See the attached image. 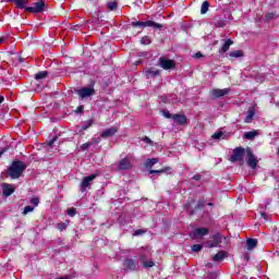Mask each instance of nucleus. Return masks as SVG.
<instances>
[{"label":"nucleus","mask_w":279,"mask_h":279,"mask_svg":"<svg viewBox=\"0 0 279 279\" xmlns=\"http://www.w3.org/2000/svg\"><path fill=\"white\" fill-rule=\"evenodd\" d=\"M25 169H27V165L25 162L21 160H14L7 169L5 177L11 178V180H19V178H22L23 173H25Z\"/></svg>","instance_id":"f257e3e1"},{"label":"nucleus","mask_w":279,"mask_h":279,"mask_svg":"<svg viewBox=\"0 0 279 279\" xmlns=\"http://www.w3.org/2000/svg\"><path fill=\"white\" fill-rule=\"evenodd\" d=\"M154 165H158V158L147 159L146 162H145V167H146V169L149 170L150 174L167 173V172L171 171V167H166V168L160 169V170H153L151 167H154Z\"/></svg>","instance_id":"f03ea898"},{"label":"nucleus","mask_w":279,"mask_h":279,"mask_svg":"<svg viewBox=\"0 0 279 279\" xmlns=\"http://www.w3.org/2000/svg\"><path fill=\"white\" fill-rule=\"evenodd\" d=\"M25 10L33 14H40V12H45V10H47V3H45L44 0H39L34 3V7H26Z\"/></svg>","instance_id":"7ed1b4c3"},{"label":"nucleus","mask_w":279,"mask_h":279,"mask_svg":"<svg viewBox=\"0 0 279 279\" xmlns=\"http://www.w3.org/2000/svg\"><path fill=\"white\" fill-rule=\"evenodd\" d=\"M131 25L132 27H154V29H162V24L156 23L151 20H148L146 22H141V21L132 22Z\"/></svg>","instance_id":"20e7f679"},{"label":"nucleus","mask_w":279,"mask_h":279,"mask_svg":"<svg viewBox=\"0 0 279 279\" xmlns=\"http://www.w3.org/2000/svg\"><path fill=\"white\" fill-rule=\"evenodd\" d=\"M245 156V148L235 147L233 149V155L229 158L230 162H243Z\"/></svg>","instance_id":"39448f33"},{"label":"nucleus","mask_w":279,"mask_h":279,"mask_svg":"<svg viewBox=\"0 0 279 279\" xmlns=\"http://www.w3.org/2000/svg\"><path fill=\"white\" fill-rule=\"evenodd\" d=\"M159 66L163 69V71H173V69H175V61L167 59L165 57H160Z\"/></svg>","instance_id":"423d86ee"},{"label":"nucleus","mask_w":279,"mask_h":279,"mask_svg":"<svg viewBox=\"0 0 279 279\" xmlns=\"http://www.w3.org/2000/svg\"><path fill=\"white\" fill-rule=\"evenodd\" d=\"M246 165H248L251 169H256V167H258V159L256 158V155H254V153L252 151V148H246Z\"/></svg>","instance_id":"0eeeda50"},{"label":"nucleus","mask_w":279,"mask_h":279,"mask_svg":"<svg viewBox=\"0 0 279 279\" xmlns=\"http://www.w3.org/2000/svg\"><path fill=\"white\" fill-rule=\"evenodd\" d=\"M76 95H78V99H88V97H93L95 95V88L93 87H83L76 90Z\"/></svg>","instance_id":"6e6552de"},{"label":"nucleus","mask_w":279,"mask_h":279,"mask_svg":"<svg viewBox=\"0 0 279 279\" xmlns=\"http://www.w3.org/2000/svg\"><path fill=\"white\" fill-rule=\"evenodd\" d=\"M98 175H99L98 173H93V174L85 177L80 184L81 192L85 193L86 189L90 187V182H93V180H95Z\"/></svg>","instance_id":"1a4fd4ad"},{"label":"nucleus","mask_w":279,"mask_h":279,"mask_svg":"<svg viewBox=\"0 0 279 279\" xmlns=\"http://www.w3.org/2000/svg\"><path fill=\"white\" fill-rule=\"evenodd\" d=\"M211 241L207 242V247H221V233L217 232L210 236Z\"/></svg>","instance_id":"9d476101"},{"label":"nucleus","mask_w":279,"mask_h":279,"mask_svg":"<svg viewBox=\"0 0 279 279\" xmlns=\"http://www.w3.org/2000/svg\"><path fill=\"white\" fill-rule=\"evenodd\" d=\"M130 169H132V162H130V158L125 157L119 161L118 171H130Z\"/></svg>","instance_id":"9b49d317"},{"label":"nucleus","mask_w":279,"mask_h":279,"mask_svg":"<svg viewBox=\"0 0 279 279\" xmlns=\"http://www.w3.org/2000/svg\"><path fill=\"white\" fill-rule=\"evenodd\" d=\"M16 191V187L10 183H2V195L4 197H10L14 192Z\"/></svg>","instance_id":"f8f14e48"},{"label":"nucleus","mask_w":279,"mask_h":279,"mask_svg":"<svg viewBox=\"0 0 279 279\" xmlns=\"http://www.w3.org/2000/svg\"><path fill=\"white\" fill-rule=\"evenodd\" d=\"M117 132H119V128L111 126L110 129H107L101 132L100 138H110V137L114 136L117 134Z\"/></svg>","instance_id":"ddd939ff"},{"label":"nucleus","mask_w":279,"mask_h":279,"mask_svg":"<svg viewBox=\"0 0 279 279\" xmlns=\"http://www.w3.org/2000/svg\"><path fill=\"white\" fill-rule=\"evenodd\" d=\"M125 271H136V260L135 259H125L123 263Z\"/></svg>","instance_id":"4468645a"},{"label":"nucleus","mask_w":279,"mask_h":279,"mask_svg":"<svg viewBox=\"0 0 279 279\" xmlns=\"http://www.w3.org/2000/svg\"><path fill=\"white\" fill-rule=\"evenodd\" d=\"M211 94L216 99H219L221 97H226V95H229L230 88L213 89Z\"/></svg>","instance_id":"2eb2a0df"},{"label":"nucleus","mask_w":279,"mask_h":279,"mask_svg":"<svg viewBox=\"0 0 279 279\" xmlns=\"http://www.w3.org/2000/svg\"><path fill=\"white\" fill-rule=\"evenodd\" d=\"M8 3H14L19 10H25L29 0H5Z\"/></svg>","instance_id":"dca6fc26"},{"label":"nucleus","mask_w":279,"mask_h":279,"mask_svg":"<svg viewBox=\"0 0 279 279\" xmlns=\"http://www.w3.org/2000/svg\"><path fill=\"white\" fill-rule=\"evenodd\" d=\"M172 119L177 122V125H186V116L184 114L175 113Z\"/></svg>","instance_id":"f3484780"},{"label":"nucleus","mask_w":279,"mask_h":279,"mask_svg":"<svg viewBox=\"0 0 279 279\" xmlns=\"http://www.w3.org/2000/svg\"><path fill=\"white\" fill-rule=\"evenodd\" d=\"M254 114H256V109L254 107H250L247 112H246V117L244 119L245 123H252V121L254 120Z\"/></svg>","instance_id":"a211bd4d"},{"label":"nucleus","mask_w":279,"mask_h":279,"mask_svg":"<svg viewBox=\"0 0 279 279\" xmlns=\"http://www.w3.org/2000/svg\"><path fill=\"white\" fill-rule=\"evenodd\" d=\"M209 232H210V230H208V228H196L193 231V235L195 238H197V236H206Z\"/></svg>","instance_id":"6ab92c4d"},{"label":"nucleus","mask_w":279,"mask_h":279,"mask_svg":"<svg viewBox=\"0 0 279 279\" xmlns=\"http://www.w3.org/2000/svg\"><path fill=\"white\" fill-rule=\"evenodd\" d=\"M140 260L145 269H149L150 267H154V265H156L154 260H147V257L145 255L140 256Z\"/></svg>","instance_id":"aec40b11"},{"label":"nucleus","mask_w":279,"mask_h":279,"mask_svg":"<svg viewBox=\"0 0 279 279\" xmlns=\"http://www.w3.org/2000/svg\"><path fill=\"white\" fill-rule=\"evenodd\" d=\"M95 125V120L89 119L87 121H84L83 124L80 126V132H86L89 128H93Z\"/></svg>","instance_id":"412c9836"},{"label":"nucleus","mask_w":279,"mask_h":279,"mask_svg":"<svg viewBox=\"0 0 279 279\" xmlns=\"http://www.w3.org/2000/svg\"><path fill=\"white\" fill-rule=\"evenodd\" d=\"M223 258H228V252L220 251L213 256L214 263H219V260H223Z\"/></svg>","instance_id":"4be33fe9"},{"label":"nucleus","mask_w":279,"mask_h":279,"mask_svg":"<svg viewBox=\"0 0 279 279\" xmlns=\"http://www.w3.org/2000/svg\"><path fill=\"white\" fill-rule=\"evenodd\" d=\"M145 75L147 80H149V77H158V75H160V70L151 68L145 72Z\"/></svg>","instance_id":"5701e85b"},{"label":"nucleus","mask_w":279,"mask_h":279,"mask_svg":"<svg viewBox=\"0 0 279 279\" xmlns=\"http://www.w3.org/2000/svg\"><path fill=\"white\" fill-rule=\"evenodd\" d=\"M257 245H258V240L252 239V238L246 240V247L248 251L254 250V247H256Z\"/></svg>","instance_id":"b1692460"},{"label":"nucleus","mask_w":279,"mask_h":279,"mask_svg":"<svg viewBox=\"0 0 279 279\" xmlns=\"http://www.w3.org/2000/svg\"><path fill=\"white\" fill-rule=\"evenodd\" d=\"M232 45H234V41L232 39H227L225 41V44L222 45V53H226L227 51L230 50V47H232Z\"/></svg>","instance_id":"393cba45"},{"label":"nucleus","mask_w":279,"mask_h":279,"mask_svg":"<svg viewBox=\"0 0 279 279\" xmlns=\"http://www.w3.org/2000/svg\"><path fill=\"white\" fill-rule=\"evenodd\" d=\"M48 75H49L48 71H40L35 74V80H37V81L46 80V77H48Z\"/></svg>","instance_id":"a878e982"},{"label":"nucleus","mask_w":279,"mask_h":279,"mask_svg":"<svg viewBox=\"0 0 279 279\" xmlns=\"http://www.w3.org/2000/svg\"><path fill=\"white\" fill-rule=\"evenodd\" d=\"M228 25V22L221 17L216 19L215 26L216 27H226Z\"/></svg>","instance_id":"bb28decb"},{"label":"nucleus","mask_w":279,"mask_h":279,"mask_svg":"<svg viewBox=\"0 0 279 279\" xmlns=\"http://www.w3.org/2000/svg\"><path fill=\"white\" fill-rule=\"evenodd\" d=\"M230 58H243V50H234L229 53Z\"/></svg>","instance_id":"cd10ccee"},{"label":"nucleus","mask_w":279,"mask_h":279,"mask_svg":"<svg viewBox=\"0 0 279 279\" xmlns=\"http://www.w3.org/2000/svg\"><path fill=\"white\" fill-rule=\"evenodd\" d=\"M256 131H250V132H246L244 134V138H246L247 141H252L253 138H256Z\"/></svg>","instance_id":"c85d7f7f"},{"label":"nucleus","mask_w":279,"mask_h":279,"mask_svg":"<svg viewBox=\"0 0 279 279\" xmlns=\"http://www.w3.org/2000/svg\"><path fill=\"white\" fill-rule=\"evenodd\" d=\"M208 8H210V3H208V1H204L201 7V14H206L208 12Z\"/></svg>","instance_id":"c756f323"},{"label":"nucleus","mask_w":279,"mask_h":279,"mask_svg":"<svg viewBox=\"0 0 279 279\" xmlns=\"http://www.w3.org/2000/svg\"><path fill=\"white\" fill-rule=\"evenodd\" d=\"M117 8H119L117 1H111L107 3V10H110L111 12L117 10Z\"/></svg>","instance_id":"7c9ffc66"},{"label":"nucleus","mask_w":279,"mask_h":279,"mask_svg":"<svg viewBox=\"0 0 279 279\" xmlns=\"http://www.w3.org/2000/svg\"><path fill=\"white\" fill-rule=\"evenodd\" d=\"M141 44L142 45H151V38L149 36H144L142 39H141Z\"/></svg>","instance_id":"2f4dec72"},{"label":"nucleus","mask_w":279,"mask_h":279,"mask_svg":"<svg viewBox=\"0 0 279 279\" xmlns=\"http://www.w3.org/2000/svg\"><path fill=\"white\" fill-rule=\"evenodd\" d=\"M205 206L204 199H199L195 206V210H202Z\"/></svg>","instance_id":"473e14b6"},{"label":"nucleus","mask_w":279,"mask_h":279,"mask_svg":"<svg viewBox=\"0 0 279 279\" xmlns=\"http://www.w3.org/2000/svg\"><path fill=\"white\" fill-rule=\"evenodd\" d=\"M204 246L202 244H194L192 245V252H202Z\"/></svg>","instance_id":"72a5a7b5"},{"label":"nucleus","mask_w":279,"mask_h":279,"mask_svg":"<svg viewBox=\"0 0 279 279\" xmlns=\"http://www.w3.org/2000/svg\"><path fill=\"white\" fill-rule=\"evenodd\" d=\"M195 204V201L187 202L183 205L184 210H191V206Z\"/></svg>","instance_id":"f704fd0d"},{"label":"nucleus","mask_w":279,"mask_h":279,"mask_svg":"<svg viewBox=\"0 0 279 279\" xmlns=\"http://www.w3.org/2000/svg\"><path fill=\"white\" fill-rule=\"evenodd\" d=\"M90 146H93V143L87 142V143L81 145V149H82V151H86V149H88V147H90Z\"/></svg>","instance_id":"c9c22d12"},{"label":"nucleus","mask_w":279,"mask_h":279,"mask_svg":"<svg viewBox=\"0 0 279 279\" xmlns=\"http://www.w3.org/2000/svg\"><path fill=\"white\" fill-rule=\"evenodd\" d=\"M57 228H58V230H60V232H62V231L66 230V223H64V222H59V223L57 225Z\"/></svg>","instance_id":"e433bc0d"},{"label":"nucleus","mask_w":279,"mask_h":279,"mask_svg":"<svg viewBox=\"0 0 279 279\" xmlns=\"http://www.w3.org/2000/svg\"><path fill=\"white\" fill-rule=\"evenodd\" d=\"M28 213H34V207L32 206L24 207L23 215H28Z\"/></svg>","instance_id":"4c0bfd02"},{"label":"nucleus","mask_w":279,"mask_h":279,"mask_svg":"<svg viewBox=\"0 0 279 279\" xmlns=\"http://www.w3.org/2000/svg\"><path fill=\"white\" fill-rule=\"evenodd\" d=\"M56 141H58V135H54L51 140L47 142L48 147H51L53 143H56Z\"/></svg>","instance_id":"58836bf2"},{"label":"nucleus","mask_w":279,"mask_h":279,"mask_svg":"<svg viewBox=\"0 0 279 279\" xmlns=\"http://www.w3.org/2000/svg\"><path fill=\"white\" fill-rule=\"evenodd\" d=\"M31 204L36 207L38 204H40V199L38 197H33L31 198Z\"/></svg>","instance_id":"ea45409f"},{"label":"nucleus","mask_w":279,"mask_h":279,"mask_svg":"<svg viewBox=\"0 0 279 279\" xmlns=\"http://www.w3.org/2000/svg\"><path fill=\"white\" fill-rule=\"evenodd\" d=\"M76 213H77V210L75 208L68 209L69 217H75Z\"/></svg>","instance_id":"a19ab883"},{"label":"nucleus","mask_w":279,"mask_h":279,"mask_svg":"<svg viewBox=\"0 0 279 279\" xmlns=\"http://www.w3.org/2000/svg\"><path fill=\"white\" fill-rule=\"evenodd\" d=\"M143 142H144V143H147V145H153V144H154V142L151 141V138H149L148 136H144V137H143Z\"/></svg>","instance_id":"79ce46f5"},{"label":"nucleus","mask_w":279,"mask_h":279,"mask_svg":"<svg viewBox=\"0 0 279 279\" xmlns=\"http://www.w3.org/2000/svg\"><path fill=\"white\" fill-rule=\"evenodd\" d=\"M221 136H223V132H216L211 137L219 140V138H221Z\"/></svg>","instance_id":"37998d69"},{"label":"nucleus","mask_w":279,"mask_h":279,"mask_svg":"<svg viewBox=\"0 0 279 279\" xmlns=\"http://www.w3.org/2000/svg\"><path fill=\"white\" fill-rule=\"evenodd\" d=\"M92 143H93V145H99V143H101V137H94L92 140Z\"/></svg>","instance_id":"c03bdc74"},{"label":"nucleus","mask_w":279,"mask_h":279,"mask_svg":"<svg viewBox=\"0 0 279 279\" xmlns=\"http://www.w3.org/2000/svg\"><path fill=\"white\" fill-rule=\"evenodd\" d=\"M140 234H145V230H143V229H137V230L134 232V236H140Z\"/></svg>","instance_id":"a18cd8bd"},{"label":"nucleus","mask_w":279,"mask_h":279,"mask_svg":"<svg viewBox=\"0 0 279 279\" xmlns=\"http://www.w3.org/2000/svg\"><path fill=\"white\" fill-rule=\"evenodd\" d=\"M163 117H166V119H173V114L169 111H163Z\"/></svg>","instance_id":"49530a36"},{"label":"nucleus","mask_w":279,"mask_h":279,"mask_svg":"<svg viewBox=\"0 0 279 279\" xmlns=\"http://www.w3.org/2000/svg\"><path fill=\"white\" fill-rule=\"evenodd\" d=\"M9 149H10V146H5L4 148H2L0 150V158H1V156H3V154H5V151H9Z\"/></svg>","instance_id":"de8ad7c7"},{"label":"nucleus","mask_w":279,"mask_h":279,"mask_svg":"<svg viewBox=\"0 0 279 279\" xmlns=\"http://www.w3.org/2000/svg\"><path fill=\"white\" fill-rule=\"evenodd\" d=\"M274 13L266 14V21H271L274 19Z\"/></svg>","instance_id":"09e8293b"},{"label":"nucleus","mask_w":279,"mask_h":279,"mask_svg":"<svg viewBox=\"0 0 279 279\" xmlns=\"http://www.w3.org/2000/svg\"><path fill=\"white\" fill-rule=\"evenodd\" d=\"M192 180H195L196 182H199V180H202V175L201 174H195Z\"/></svg>","instance_id":"8fccbe9b"},{"label":"nucleus","mask_w":279,"mask_h":279,"mask_svg":"<svg viewBox=\"0 0 279 279\" xmlns=\"http://www.w3.org/2000/svg\"><path fill=\"white\" fill-rule=\"evenodd\" d=\"M8 40V36H1L0 37V45H3Z\"/></svg>","instance_id":"3c124183"},{"label":"nucleus","mask_w":279,"mask_h":279,"mask_svg":"<svg viewBox=\"0 0 279 279\" xmlns=\"http://www.w3.org/2000/svg\"><path fill=\"white\" fill-rule=\"evenodd\" d=\"M76 112L80 113V112H84V106H78L76 108Z\"/></svg>","instance_id":"603ef678"},{"label":"nucleus","mask_w":279,"mask_h":279,"mask_svg":"<svg viewBox=\"0 0 279 279\" xmlns=\"http://www.w3.org/2000/svg\"><path fill=\"white\" fill-rule=\"evenodd\" d=\"M194 58H204V54H202V52H196L194 54Z\"/></svg>","instance_id":"864d4df0"},{"label":"nucleus","mask_w":279,"mask_h":279,"mask_svg":"<svg viewBox=\"0 0 279 279\" xmlns=\"http://www.w3.org/2000/svg\"><path fill=\"white\" fill-rule=\"evenodd\" d=\"M17 60H19L20 63L25 62V58H23V57H17Z\"/></svg>","instance_id":"5fc2aeb1"},{"label":"nucleus","mask_w":279,"mask_h":279,"mask_svg":"<svg viewBox=\"0 0 279 279\" xmlns=\"http://www.w3.org/2000/svg\"><path fill=\"white\" fill-rule=\"evenodd\" d=\"M3 101H5V97H3V95H0V104H3Z\"/></svg>","instance_id":"6e6d98bb"},{"label":"nucleus","mask_w":279,"mask_h":279,"mask_svg":"<svg viewBox=\"0 0 279 279\" xmlns=\"http://www.w3.org/2000/svg\"><path fill=\"white\" fill-rule=\"evenodd\" d=\"M260 216L263 217V219H266V220H267V214L260 213Z\"/></svg>","instance_id":"4d7b16f0"},{"label":"nucleus","mask_w":279,"mask_h":279,"mask_svg":"<svg viewBox=\"0 0 279 279\" xmlns=\"http://www.w3.org/2000/svg\"><path fill=\"white\" fill-rule=\"evenodd\" d=\"M207 206H209L210 208H214V207H215V204L208 203Z\"/></svg>","instance_id":"13d9d810"},{"label":"nucleus","mask_w":279,"mask_h":279,"mask_svg":"<svg viewBox=\"0 0 279 279\" xmlns=\"http://www.w3.org/2000/svg\"><path fill=\"white\" fill-rule=\"evenodd\" d=\"M195 215V211L194 210H191L190 211V216L193 217Z\"/></svg>","instance_id":"bf43d9fd"},{"label":"nucleus","mask_w":279,"mask_h":279,"mask_svg":"<svg viewBox=\"0 0 279 279\" xmlns=\"http://www.w3.org/2000/svg\"><path fill=\"white\" fill-rule=\"evenodd\" d=\"M77 27H80V25L74 26V29H77Z\"/></svg>","instance_id":"052dcab7"}]
</instances>
